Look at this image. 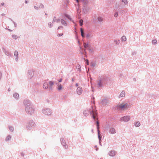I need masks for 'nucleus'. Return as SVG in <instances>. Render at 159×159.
<instances>
[{"mask_svg":"<svg viewBox=\"0 0 159 159\" xmlns=\"http://www.w3.org/2000/svg\"><path fill=\"white\" fill-rule=\"evenodd\" d=\"M91 108L92 109L91 111H89L88 109L84 111H83L84 115L85 116H87L90 114V115L92 116V118L95 120L98 116L97 111L93 110L92 107H91Z\"/></svg>","mask_w":159,"mask_h":159,"instance_id":"1","label":"nucleus"},{"mask_svg":"<svg viewBox=\"0 0 159 159\" xmlns=\"http://www.w3.org/2000/svg\"><path fill=\"white\" fill-rule=\"evenodd\" d=\"M23 103L25 106V110H27V111H28V108H30V107H29V106H33L30 100L27 99H25L24 100Z\"/></svg>","mask_w":159,"mask_h":159,"instance_id":"2","label":"nucleus"},{"mask_svg":"<svg viewBox=\"0 0 159 159\" xmlns=\"http://www.w3.org/2000/svg\"><path fill=\"white\" fill-rule=\"evenodd\" d=\"M42 112L44 114L48 116H51L52 113V110L49 108L43 109L42 110Z\"/></svg>","mask_w":159,"mask_h":159,"instance_id":"3","label":"nucleus"},{"mask_svg":"<svg viewBox=\"0 0 159 159\" xmlns=\"http://www.w3.org/2000/svg\"><path fill=\"white\" fill-rule=\"evenodd\" d=\"M35 126L34 122L32 120H30L29 123L26 125V129L28 130H30L32 128H34Z\"/></svg>","mask_w":159,"mask_h":159,"instance_id":"4","label":"nucleus"},{"mask_svg":"<svg viewBox=\"0 0 159 159\" xmlns=\"http://www.w3.org/2000/svg\"><path fill=\"white\" fill-rule=\"evenodd\" d=\"M108 103V100L107 99L105 98L102 99L99 103L101 106H104L106 105Z\"/></svg>","mask_w":159,"mask_h":159,"instance_id":"5","label":"nucleus"},{"mask_svg":"<svg viewBox=\"0 0 159 159\" xmlns=\"http://www.w3.org/2000/svg\"><path fill=\"white\" fill-rule=\"evenodd\" d=\"M30 108H28V111L25 110L26 112L29 114L32 115L34 111V109L33 107V106H29Z\"/></svg>","mask_w":159,"mask_h":159,"instance_id":"6","label":"nucleus"},{"mask_svg":"<svg viewBox=\"0 0 159 159\" xmlns=\"http://www.w3.org/2000/svg\"><path fill=\"white\" fill-rule=\"evenodd\" d=\"M130 119V117L129 116H125L121 118L120 119V121L121 122L125 121V122H127Z\"/></svg>","mask_w":159,"mask_h":159,"instance_id":"7","label":"nucleus"},{"mask_svg":"<svg viewBox=\"0 0 159 159\" xmlns=\"http://www.w3.org/2000/svg\"><path fill=\"white\" fill-rule=\"evenodd\" d=\"M128 104L127 103H126L124 104H121V105H118L116 106L117 108L118 109H125L126 108L128 107Z\"/></svg>","mask_w":159,"mask_h":159,"instance_id":"8","label":"nucleus"},{"mask_svg":"<svg viewBox=\"0 0 159 159\" xmlns=\"http://www.w3.org/2000/svg\"><path fill=\"white\" fill-rule=\"evenodd\" d=\"M60 141L63 147L66 149H67L68 146L66 144V142L64 139L63 138H61L60 139Z\"/></svg>","mask_w":159,"mask_h":159,"instance_id":"9","label":"nucleus"},{"mask_svg":"<svg viewBox=\"0 0 159 159\" xmlns=\"http://www.w3.org/2000/svg\"><path fill=\"white\" fill-rule=\"evenodd\" d=\"M28 76L29 79H31L34 75V71L33 70H29L28 72Z\"/></svg>","mask_w":159,"mask_h":159,"instance_id":"10","label":"nucleus"},{"mask_svg":"<svg viewBox=\"0 0 159 159\" xmlns=\"http://www.w3.org/2000/svg\"><path fill=\"white\" fill-rule=\"evenodd\" d=\"M2 50L5 54L8 56H11V54L9 51L6 50L4 47L2 48Z\"/></svg>","mask_w":159,"mask_h":159,"instance_id":"11","label":"nucleus"},{"mask_svg":"<svg viewBox=\"0 0 159 159\" xmlns=\"http://www.w3.org/2000/svg\"><path fill=\"white\" fill-rule=\"evenodd\" d=\"M99 80L105 85L107 83V77L105 76H103Z\"/></svg>","mask_w":159,"mask_h":159,"instance_id":"12","label":"nucleus"},{"mask_svg":"<svg viewBox=\"0 0 159 159\" xmlns=\"http://www.w3.org/2000/svg\"><path fill=\"white\" fill-rule=\"evenodd\" d=\"M82 88L81 87H80V86H79V87H78L77 88V90H76V92H77V94L79 95H80L82 92Z\"/></svg>","mask_w":159,"mask_h":159,"instance_id":"13","label":"nucleus"},{"mask_svg":"<svg viewBox=\"0 0 159 159\" xmlns=\"http://www.w3.org/2000/svg\"><path fill=\"white\" fill-rule=\"evenodd\" d=\"M117 153V152L114 150H111L108 153L109 156L111 157H114Z\"/></svg>","mask_w":159,"mask_h":159,"instance_id":"14","label":"nucleus"},{"mask_svg":"<svg viewBox=\"0 0 159 159\" xmlns=\"http://www.w3.org/2000/svg\"><path fill=\"white\" fill-rule=\"evenodd\" d=\"M109 132L111 134H115L116 133V130L114 128L111 127L109 128Z\"/></svg>","mask_w":159,"mask_h":159,"instance_id":"15","label":"nucleus"},{"mask_svg":"<svg viewBox=\"0 0 159 159\" xmlns=\"http://www.w3.org/2000/svg\"><path fill=\"white\" fill-rule=\"evenodd\" d=\"M83 12L84 13H86L89 10V8L85 6H83Z\"/></svg>","mask_w":159,"mask_h":159,"instance_id":"16","label":"nucleus"},{"mask_svg":"<svg viewBox=\"0 0 159 159\" xmlns=\"http://www.w3.org/2000/svg\"><path fill=\"white\" fill-rule=\"evenodd\" d=\"M98 88L103 87L104 86L105 84H103L99 80L98 81Z\"/></svg>","mask_w":159,"mask_h":159,"instance_id":"17","label":"nucleus"},{"mask_svg":"<svg viewBox=\"0 0 159 159\" xmlns=\"http://www.w3.org/2000/svg\"><path fill=\"white\" fill-rule=\"evenodd\" d=\"M157 97V96L156 95H155L153 94H151L148 95V98L150 99H155Z\"/></svg>","mask_w":159,"mask_h":159,"instance_id":"18","label":"nucleus"},{"mask_svg":"<svg viewBox=\"0 0 159 159\" xmlns=\"http://www.w3.org/2000/svg\"><path fill=\"white\" fill-rule=\"evenodd\" d=\"M13 97L16 100H18L19 98V95L18 93H15L13 94Z\"/></svg>","mask_w":159,"mask_h":159,"instance_id":"19","label":"nucleus"},{"mask_svg":"<svg viewBox=\"0 0 159 159\" xmlns=\"http://www.w3.org/2000/svg\"><path fill=\"white\" fill-rule=\"evenodd\" d=\"M64 15L65 17L67 18V19H68L72 21L74 23V21L72 20L70 16L69 15H67L66 14H64Z\"/></svg>","mask_w":159,"mask_h":159,"instance_id":"20","label":"nucleus"},{"mask_svg":"<svg viewBox=\"0 0 159 159\" xmlns=\"http://www.w3.org/2000/svg\"><path fill=\"white\" fill-rule=\"evenodd\" d=\"M11 136L10 135H8L6 137L5 139V141L6 142H8L11 140Z\"/></svg>","mask_w":159,"mask_h":159,"instance_id":"21","label":"nucleus"},{"mask_svg":"<svg viewBox=\"0 0 159 159\" xmlns=\"http://www.w3.org/2000/svg\"><path fill=\"white\" fill-rule=\"evenodd\" d=\"M61 24L62 25H63L65 26H66L67 25V23L66 22V21L64 19H61Z\"/></svg>","mask_w":159,"mask_h":159,"instance_id":"22","label":"nucleus"},{"mask_svg":"<svg viewBox=\"0 0 159 159\" xmlns=\"http://www.w3.org/2000/svg\"><path fill=\"white\" fill-rule=\"evenodd\" d=\"M82 2L83 4V6H87L88 3V1L87 0H82Z\"/></svg>","mask_w":159,"mask_h":159,"instance_id":"23","label":"nucleus"},{"mask_svg":"<svg viewBox=\"0 0 159 159\" xmlns=\"http://www.w3.org/2000/svg\"><path fill=\"white\" fill-rule=\"evenodd\" d=\"M43 87L44 89H47L48 88V84L47 82H45L43 85Z\"/></svg>","mask_w":159,"mask_h":159,"instance_id":"24","label":"nucleus"},{"mask_svg":"<svg viewBox=\"0 0 159 159\" xmlns=\"http://www.w3.org/2000/svg\"><path fill=\"white\" fill-rule=\"evenodd\" d=\"M125 92L124 91H122L120 94L119 95V97H125Z\"/></svg>","mask_w":159,"mask_h":159,"instance_id":"25","label":"nucleus"},{"mask_svg":"<svg viewBox=\"0 0 159 159\" xmlns=\"http://www.w3.org/2000/svg\"><path fill=\"white\" fill-rule=\"evenodd\" d=\"M80 52L81 54L82 55H83L84 54V55H85V56L86 57V52L85 51V49H84L83 51H81Z\"/></svg>","mask_w":159,"mask_h":159,"instance_id":"26","label":"nucleus"},{"mask_svg":"<svg viewBox=\"0 0 159 159\" xmlns=\"http://www.w3.org/2000/svg\"><path fill=\"white\" fill-rule=\"evenodd\" d=\"M98 133V138L99 139H101L102 138V136H101L100 133V131L99 129H98V130H97Z\"/></svg>","mask_w":159,"mask_h":159,"instance_id":"27","label":"nucleus"},{"mask_svg":"<svg viewBox=\"0 0 159 159\" xmlns=\"http://www.w3.org/2000/svg\"><path fill=\"white\" fill-rule=\"evenodd\" d=\"M80 32L81 35L83 38L85 37V35L84 34V31L82 28H80Z\"/></svg>","mask_w":159,"mask_h":159,"instance_id":"28","label":"nucleus"},{"mask_svg":"<svg viewBox=\"0 0 159 159\" xmlns=\"http://www.w3.org/2000/svg\"><path fill=\"white\" fill-rule=\"evenodd\" d=\"M140 125V124L139 121L136 122L134 124L135 126L137 127H139Z\"/></svg>","mask_w":159,"mask_h":159,"instance_id":"29","label":"nucleus"},{"mask_svg":"<svg viewBox=\"0 0 159 159\" xmlns=\"http://www.w3.org/2000/svg\"><path fill=\"white\" fill-rule=\"evenodd\" d=\"M97 19L99 22H102L103 20V19L100 16H98L97 18Z\"/></svg>","mask_w":159,"mask_h":159,"instance_id":"30","label":"nucleus"},{"mask_svg":"<svg viewBox=\"0 0 159 159\" xmlns=\"http://www.w3.org/2000/svg\"><path fill=\"white\" fill-rule=\"evenodd\" d=\"M62 87L61 84H58V87L57 88V89L58 90H61L62 89Z\"/></svg>","mask_w":159,"mask_h":159,"instance_id":"31","label":"nucleus"},{"mask_svg":"<svg viewBox=\"0 0 159 159\" xmlns=\"http://www.w3.org/2000/svg\"><path fill=\"white\" fill-rule=\"evenodd\" d=\"M20 154L22 157V159H24V157L25 155V154L23 152H21L20 153Z\"/></svg>","mask_w":159,"mask_h":159,"instance_id":"32","label":"nucleus"},{"mask_svg":"<svg viewBox=\"0 0 159 159\" xmlns=\"http://www.w3.org/2000/svg\"><path fill=\"white\" fill-rule=\"evenodd\" d=\"M76 68L79 71H81L80 66L79 64H78L77 65Z\"/></svg>","mask_w":159,"mask_h":159,"instance_id":"33","label":"nucleus"},{"mask_svg":"<svg viewBox=\"0 0 159 159\" xmlns=\"http://www.w3.org/2000/svg\"><path fill=\"white\" fill-rule=\"evenodd\" d=\"M96 126L97 127V130H98V129H99V122L98 121H97L96 122Z\"/></svg>","mask_w":159,"mask_h":159,"instance_id":"34","label":"nucleus"},{"mask_svg":"<svg viewBox=\"0 0 159 159\" xmlns=\"http://www.w3.org/2000/svg\"><path fill=\"white\" fill-rule=\"evenodd\" d=\"M9 130L11 132H13L14 131V128L13 127L11 126H9Z\"/></svg>","mask_w":159,"mask_h":159,"instance_id":"35","label":"nucleus"},{"mask_svg":"<svg viewBox=\"0 0 159 159\" xmlns=\"http://www.w3.org/2000/svg\"><path fill=\"white\" fill-rule=\"evenodd\" d=\"M126 40V38L125 36H123L121 37V40L122 41H125Z\"/></svg>","mask_w":159,"mask_h":159,"instance_id":"36","label":"nucleus"},{"mask_svg":"<svg viewBox=\"0 0 159 159\" xmlns=\"http://www.w3.org/2000/svg\"><path fill=\"white\" fill-rule=\"evenodd\" d=\"M49 83L50 86H52L54 84V82L52 81H50L49 82Z\"/></svg>","mask_w":159,"mask_h":159,"instance_id":"37","label":"nucleus"},{"mask_svg":"<svg viewBox=\"0 0 159 159\" xmlns=\"http://www.w3.org/2000/svg\"><path fill=\"white\" fill-rule=\"evenodd\" d=\"M79 23L80 26H82L83 25V20L82 19H80L79 20Z\"/></svg>","mask_w":159,"mask_h":159,"instance_id":"38","label":"nucleus"},{"mask_svg":"<svg viewBox=\"0 0 159 159\" xmlns=\"http://www.w3.org/2000/svg\"><path fill=\"white\" fill-rule=\"evenodd\" d=\"M89 44L88 43H84V48H87L88 47H89Z\"/></svg>","mask_w":159,"mask_h":159,"instance_id":"39","label":"nucleus"},{"mask_svg":"<svg viewBox=\"0 0 159 159\" xmlns=\"http://www.w3.org/2000/svg\"><path fill=\"white\" fill-rule=\"evenodd\" d=\"M14 56L16 57H18V53L17 51L16 50L14 52Z\"/></svg>","mask_w":159,"mask_h":159,"instance_id":"40","label":"nucleus"},{"mask_svg":"<svg viewBox=\"0 0 159 159\" xmlns=\"http://www.w3.org/2000/svg\"><path fill=\"white\" fill-rule=\"evenodd\" d=\"M114 42L115 43H116V44L118 45L120 43V40H117L116 39L114 41Z\"/></svg>","mask_w":159,"mask_h":159,"instance_id":"41","label":"nucleus"},{"mask_svg":"<svg viewBox=\"0 0 159 159\" xmlns=\"http://www.w3.org/2000/svg\"><path fill=\"white\" fill-rule=\"evenodd\" d=\"M157 41L156 39H154L152 40V43L153 44H156L157 43Z\"/></svg>","mask_w":159,"mask_h":159,"instance_id":"42","label":"nucleus"},{"mask_svg":"<svg viewBox=\"0 0 159 159\" xmlns=\"http://www.w3.org/2000/svg\"><path fill=\"white\" fill-rule=\"evenodd\" d=\"M9 19L11 20V21L13 23L14 25V26L15 27H16V26H17V24H16V23L14 21H13V20L11 19V18H9Z\"/></svg>","mask_w":159,"mask_h":159,"instance_id":"43","label":"nucleus"},{"mask_svg":"<svg viewBox=\"0 0 159 159\" xmlns=\"http://www.w3.org/2000/svg\"><path fill=\"white\" fill-rule=\"evenodd\" d=\"M12 38L15 39H16L17 38L18 36H17L14 34L12 35Z\"/></svg>","mask_w":159,"mask_h":159,"instance_id":"44","label":"nucleus"},{"mask_svg":"<svg viewBox=\"0 0 159 159\" xmlns=\"http://www.w3.org/2000/svg\"><path fill=\"white\" fill-rule=\"evenodd\" d=\"M39 8H44V6L41 3H40V5L39 6Z\"/></svg>","mask_w":159,"mask_h":159,"instance_id":"45","label":"nucleus"},{"mask_svg":"<svg viewBox=\"0 0 159 159\" xmlns=\"http://www.w3.org/2000/svg\"><path fill=\"white\" fill-rule=\"evenodd\" d=\"M56 20H57L56 17L54 16L53 18V20L52 21V23H54V22H55V21H56Z\"/></svg>","mask_w":159,"mask_h":159,"instance_id":"46","label":"nucleus"},{"mask_svg":"<svg viewBox=\"0 0 159 159\" xmlns=\"http://www.w3.org/2000/svg\"><path fill=\"white\" fill-rule=\"evenodd\" d=\"M121 1L124 2L125 4H127L128 3L127 0H121Z\"/></svg>","mask_w":159,"mask_h":159,"instance_id":"47","label":"nucleus"},{"mask_svg":"<svg viewBox=\"0 0 159 159\" xmlns=\"http://www.w3.org/2000/svg\"><path fill=\"white\" fill-rule=\"evenodd\" d=\"M48 26L49 28H51L52 26V24L51 22H49L48 24Z\"/></svg>","mask_w":159,"mask_h":159,"instance_id":"48","label":"nucleus"},{"mask_svg":"<svg viewBox=\"0 0 159 159\" xmlns=\"http://www.w3.org/2000/svg\"><path fill=\"white\" fill-rule=\"evenodd\" d=\"M118 12L117 11L116 12V13L114 14V16L115 17H117L118 16Z\"/></svg>","mask_w":159,"mask_h":159,"instance_id":"49","label":"nucleus"},{"mask_svg":"<svg viewBox=\"0 0 159 159\" xmlns=\"http://www.w3.org/2000/svg\"><path fill=\"white\" fill-rule=\"evenodd\" d=\"M89 50L90 53H92L93 52V50L91 49H89Z\"/></svg>","mask_w":159,"mask_h":159,"instance_id":"50","label":"nucleus"},{"mask_svg":"<svg viewBox=\"0 0 159 159\" xmlns=\"http://www.w3.org/2000/svg\"><path fill=\"white\" fill-rule=\"evenodd\" d=\"M86 64L87 65H89V60L88 59H86Z\"/></svg>","mask_w":159,"mask_h":159,"instance_id":"51","label":"nucleus"},{"mask_svg":"<svg viewBox=\"0 0 159 159\" xmlns=\"http://www.w3.org/2000/svg\"><path fill=\"white\" fill-rule=\"evenodd\" d=\"M63 35V33L59 34H57V36H59V37H60V36H62Z\"/></svg>","mask_w":159,"mask_h":159,"instance_id":"52","label":"nucleus"},{"mask_svg":"<svg viewBox=\"0 0 159 159\" xmlns=\"http://www.w3.org/2000/svg\"><path fill=\"white\" fill-rule=\"evenodd\" d=\"M90 34H88L86 35V37L87 38H89L90 36Z\"/></svg>","mask_w":159,"mask_h":159,"instance_id":"53","label":"nucleus"},{"mask_svg":"<svg viewBox=\"0 0 159 159\" xmlns=\"http://www.w3.org/2000/svg\"><path fill=\"white\" fill-rule=\"evenodd\" d=\"M18 60V57H16L15 60L16 61H17Z\"/></svg>","mask_w":159,"mask_h":159,"instance_id":"54","label":"nucleus"},{"mask_svg":"<svg viewBox=\"0 0 159 159\" xmlns=\"http://www.w3.org/2000/svg\"><path fill=\"white\" fill-rule=\"evenodd\" d=\"M61 28H62V29L63 28V27L62 26H60L58 27L57 28V30H58L59 29H61Z\"/></svg>","mask_w":159,"mask_h":159,"instance_id":"55","label":"nucleus"},{"mask_svg":"<svg viewBox=\"0 0 159 159\" xmlns=\"http://www.w3.org/2000/svg\"><path fill=\"white\" fill-rule=\"evenodd\" d=\"M61 21V20L60 19H58L56 20V21L57 23Z\"/></svg>","mask_w":159,"mask_h":159,"instance_id":"56","label":"nucleus"},{"mask_svg":"<svg viewBox=\"0 0 159 159\" xmlns=\"http://www.w3.org/2000/svg\"><path fill=\"white\" fill-rule=\"evenodd\" d=\"M34 9H35L36 10H38V7L36 6H34Z\"/></svg>","mask_w":159,"mask_h":159,"instance_id":"57","label":"nucleus"},{"mask_svg":"<svg viewBox=\"0 0 159 159\" xmlns=\"http://www.w3.org/2000/svg\"><path fill=\"white\" fill-rule=\"evenodd\" d=\"M52 86H50L49 87V90H52Z\"/></svg>","mask_w":159,"mask_h":159,"instance_id":"58","label":"nucleus"},{"mask_svg":"<svg viewBox=\"0 0 159 159\" xmlns=\"http://www.w3.org/2000/svg\"><path fill=\"white\" fill-rule=\"evenodd\" d=\"M62 78H61L59 80H58V81L59 82H61L62 81Z\"/></svg>","mask_w":159,"mask_h":159,"instance_id":"59","label":"nucleus"},{"mask_svg":"<svg viewBox=\"0 0 159 159\" xmlns=\"http://www.w3.org/2000/svg\"><path fill=\"white\" fill-rule=\"evenodd\" d=\"M95 64H94V63H92L91 65V66H93V67H94L95 66Z\"/></svg>","mask_w":159,"mask_h":159,"instance_id":"60","label":"nucleus"},{"mask_svg":"<svg viewBox=\"0 0 159 159\" xmlns=\"http://www.w3.org/2000/svg\"><path fill=\"white\" fill-rule=\"evenodd\" d=\"M93 22H96V19H93Z\"/></svg>","mask_w":159,"mask_h":159,"instance_id":"61","label":"nucleus"},{"mask_svg":"<svg viewBox=\"0 0 159 159\" xmlns=\"http://www.w3.org/2000/svg\"><path fill=\"white\" fill-rule=\"evenodd\" d=\"M91 46L90 45H89V47H88L87 48H88V49L89 50V49H91Z\"/></svg>","mask_w":159,"mask_h":159,"instance_id":"62","label":"nucleus"},{"mask_svg":"<svg viewBox=\"0 0 159 159\" xmlns=\"http://www.w3.org/2000/svg\"><path fill=\"white\" fill-rule=\"evenodd\" d=\"M9 31H10V32H11V31H12V30L9 29H7Z\"/></svg>","mask_w":159,"mask_h":159,"instance_id":"63","label":"nucleus"},{"mask_svg":"<svg viewBox=\"0 0 159 159\" xmlns=\"http://www.w3.org/2000/svg\"><path fill=\"white\" fill-rule=\"evenodd\" d=\"M25 3L26 4H27L28 3V1L27 0H25Z\"/></svg>","mask_w":159,"mask_h":159,"instance_id":"64","label":"nucleus"}]
</instances>
